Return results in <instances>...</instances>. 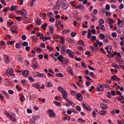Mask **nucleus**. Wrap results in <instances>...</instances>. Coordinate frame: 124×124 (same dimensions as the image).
I'll return each instance as SVG.
<instances>
[{"mask_svg": "<svg viewBox=\"0 0 124 124\" xmlns=\"http://www.w3.org/2000/svg\"><path fill=\"white\" fill-rule=\"evenodd\" d=\"M21 83L23 84L24 86H26L27 85V81L25 79H22L21 80Z\"/></svg>", "mask_w": 124, "mask_h": 124, "instance_id": "obj_46", "label": "nucleus"}, {"mask_svg": "<svg viewBox=\"0 0 124 124\" xmlns=\"http://www.w3.org/2000/svg\"><path fill=\"white\" fill-rule=\"evenodd\" d=\"M21 39L22 40H26V39H27V36H26V35H22L21 36Z\"/></svg>", "mask_w": 124, "mask_h": 124, "instance_id": "obj_55", "label": "nucleus"}, {"mask_svg": "<svg viewBox=\"0 0 124 124\" xmlns=\"http://www.w3.org/2000/svg\"><path fill=\"white\" fill-rule=\"evenodd\" d=\"M106 22H107L108 25H112V24H114V23H116L115 20L110 18H108L107 19H106Z\"/></svg>", "mask_w": 124, "mask_h": 124, "instance_id": "obj_8", "label": "nucleus"}, {"mask_svg": "<svg viewBox=\"0 0 124 124\" xmlns=\"http://www.w3.org/2000/svg\"><path fill=\"white\" fill-rule=\"evenodd\" d=\"M106 50H112V46L110 45H108L107 47L105 48Z\"/></svg>", "mask_w": 124, "mask_h": 124, "instance_id": "obj_39", "label": "nucleus"}, {"mask_svg": "<svg viewBox=\"0 0 124 124\" xmlns=\"http://www.w3.org/2000/svg\"><path fill=\"white\" fill-rule=\"evenodd\" d=\"M39 77H40V78H46V76H45V74H40L39 75Z\"/></svg>", "mask_w": 124, "mask_h": 124, "instance_id": "obj_40", "label": "nucleus"}, {"mask_svg": "<svg viewBox=\"0 0 124 124\" xmlns=\"http://www.w3.org/2000/svg\"><path fill=\"white\" fill-rule=\"evenodd\" d=\"M34 50H35V51H37V52H39V53H40V52H41V49H40V48H39V47H35V48H34Z\"/></svg>", "mask_w": 124, "mask_h": 124, "instance_id": "obj_54", "label": "nucleus"}, {"mask_svg": "<svg viewBox=\"0 0 124 124\" xmlns=\"http://www.w3.org/2000/svg\"><path fill=\"white\" fill-rule=\"evenodd\" d=\"M106 15L108 16H111V13L109 12H106Z\"/></svg>", "mask_w": 124, "mask_h": 124, "instance_id": "obj_63", "label": "nucleus"}, {"mask_svg": "<svg viewBox=\"0 0 124 124\" xmlns=\"http://www.w3.org/2000/svg\"><path fill=\"white\" fill-rule=\"evenodd\" d=\"M97 92H103L104 91V89H101L99 87L96 88Z\"/></svg>", "mask_w": 124, "mask_h": 124, "instance_id": "obj_51", "label": "nucleus"}, {"mask_svg": "<svg viewBox=\"0 0 124 124\" xmlns=\"http://www.w3.org/2000/svg\"><path fill=\"white\" fill-rule=\"evenodd\" d=\"M22 45H23V46H24V47H27V46H28V45H29V43H28L27 42H24L22 43Z\"/></svg>", "mask_w": 124, "mask_h": 124, "instance_id": "obj_50", "label": "nucleus"}, {"mask_svg": "<svg viewBox=\"0 0 124 124\" xmlns=\"http://www.w3.org/2000/svg\"><path fill=\"white\" fill-rule=\"evenodd\" d=\"M49 22H51V23H54L55 22V18L54 17H50L49 19Z\"/></svg>", "mask_w": 124, "mask_h": 124, "instance_id": "obj_48", "label": "nucleus"}, {"mask_svg": "<svg viewBox=\"0 0 124 124\" xmlns=\"http://www.w3.org/2000/svg\"><path fill=\"white\" fill-rule=\"evenodd\" d=\"M100 29L104 31H105V27H104V25H103L100 24Z\"/></svg>", "mask_w": 124, "mask_h": 124, "instance_id": "obj_36", "label": "nucleus"}, {"mask_svg": "<svg viewBox=\"0 0 124 124\" xmlns=\"http://www.w3.org/2000/svg\"><path fill=\"white\" fill-rule=\"evenodd\" d=\"M10 62V59H9V57L7 55H5V62L6 63H8Z\"/></svg>", "mask_w": 124, "mask_h": 124, "instance_id": "obj_18", "label": "nucleus"}, {"mask_svg": "<svg viewBox=\"0 0 124 124\" xmlns=\"http://www.w3.org/2000/svg\"><path fill=\"white\" fill-rule=\"evenodd\" d=\"M29 79L30 81V82H34V79L32 78V77H29Z\"/></svg>", "mask_w": 124, "mask_h": 124, "instance_id": "obj_59", "label": "nucleus"}, {"mask_svg": "<svg viewBox=\"0 0 124 124\" xmlns=\"http://www.w3.org/2000/svg\"><path fill=\"white\" fill-rule=\"evenodd\" d=\"M98 22L100 25H103V24H104V20L103 19H99Z\"/></svg>", "mask_w": 124, "mask_h": 124, "instance_id": "obj_37", "label": "nucleus"}, {"mask_svg": "<svg viewBox=\"0 0 124 124\" xmlns=\"http://www.w3.org/2000/svg\"><path fill=\"white\" fill-rule=\"evenodd\" d=\"M64 40H65V39L63 38L62 37H60V42L62 43V44H64V43H65Z\"/></svg>", "mask_w": 124, "mask_h": 124, "instance_id": "obj_31", "label": "nucleus"}, {"mask_svg": "<svg viewBox=\"0 0 124 124\" xmlns=\"http://www.w3.org/2000/svg\"><path fill=\"white\" fill-rule=\"evenodd\" d=\"M76 95H77L76 97V99H77L78 100H79V101H81V100L78 98H80L81 96H82V94L80 93H78V94H77Z\"/></svg>", "mask_w": 124, "mask_h": 124, "instance_id": "obj_25", "label": "nucleus"}, {"mask_svg": "<svg viewBox=\"0 0 124 124\" xmlns=\"http://www.w3.org/2000/svg\"><path fill=\"white\" fill-rule=\"evenodd\" d=\"M15 42V41H9L7 43V45H13L14 44V43Z\"/></svg>", "mask_w": 124, "mask_h": 124, "instance_id": "obj_47", "label": "nucleus"}, {"mask_svg": "<svg viewBox=\"0 0 124 124\" xmlns=\"http://www.w3.org/2000/svg\"><path fill=\"white\" fill-rule=\"evenodd\" d=\"M22 31V29L19 27H17L16 25H14L12 27V31Z\"/></svg>", "mask_w": 124, "mask_h": 124, "instance_id": "obj_9", "label": "nucleus"}, {"mask_svg": "<svg viewBox=\"0 0 124 124\" xmlns=\"http://www.w3.org/2000/svg\"><path fill=\"white\" fill-rule=\"evenodd\" d=\"M106 10H107V11H109L110 10V5L107 4L105 6V9Z\"/></svg>", "mask_w": 124, "mask_h": 124, "instance_id": "obj_38", "label": "nucleus"}, {"mask_svg": "<svg viewBox=\"0 0 124 124\" xmlns=\"http://www.w3.org/2000/svg\"><path fill=\"white\" fill-rule=\"evenodd\" d=\"M71 35L72 37H75V36H76V32H72L71 33Z\"/></svg>", "mask_w": 124, "mask_h": 124, "instance_id": "obj_60", "label": "nucleus"}, {"mask_svg": "<svg viewBox=\"0 0 124 124\" xmlns=\"http://www.w3.org/2000/svg\"><path fill=\"white\" fill-rule=\"evenodd\" d=\"M31 29H33V25L32 24L29 25L27 28V31H31Z\"/></svg>", "mask_w": 124, "mask_h": 124, "instance_id": "obj_28", "label": "nucleus"}, {"mask_svg": "<svg viewBox=\"0 0 124 124\" xmlns=\"http://www.w3.org/2000/svg\"><path fill=\"white\" fill-rule=\"evenodd\" d=\"M66 53H67V54H69L71 58H74V56H75L74 53L73 52V51H71L70 49H67Z\"/></svg>", "mask_w": 124, "mask_h": 124, "instance_id": "obj_10", "label": "nucleus"}, {"mask_svg": "<svg viewBox=\"0 0 124 124\" xmlns=\"http://www.w3.org/2000/svg\"><path fill=\"white\" fill-rule=\"evenodd\" d=\"M16 60H18L20 62H23V57L21 55H17L16 57Z\"/></svg>", "mask_w": 124, "mask_h": 124, "instance_id": "obj_13", "label": "nucleus"}, {"mask_svg": "<svg viewBox=\"0 0 124 124\" xmlns=\"http://www.w3.org/2000/svg\"><path fill=\"white\" fill-rule=\"evenodd\" d=\"M60 7H61V0H59L56 2V5L54 7V9L60 10Z\"/></svg>", "mask_w": 124, "mask_h": 124, "instance_id": "obj_6", "label": "nucleus"}, {"mask_svg": "<svg viewBox=\"0 0 124 124\" xmlns=\"http://www.w3.org/2000/svg\"><path fill=\"white\" fill-rule=\"evenodd\" d=\"M2 93H3V94H4V95H5L6 98H8L9 97V95H8V93H7V92L5 91H2Z\"/></svg>", "mask_w": 124, "mask_h": 124, "instance_id": "obj_27", "label": "nucleus"}, {"mask_svg": "<svg viewBox=\"0 0 124 124\" xmlns=\"http://www.w3.org/2000/svg\"><path fill=\"white\" fill-rule=\"evenodd\" d=\"M78 122H81V123H85V122H86V121L84 120L82 118H78Z\"/></svg>", "mask_w": 124, "mask_h": 124, "instance_id": "obj_56", "label": "nucleus"}, {"mask_svg": "<svg viewBox=\"0 0 124 124\" xmlns=\"http://www.w3.org/2000/svg\"><path fill=\"white\" fill-rule=\"evenodd\" d=\"M42 24L41 19H37L36 21V25L37 26H40Z\"/></svg>", "mask_w": 124, "mask_h": 124, "instance_id": "obj_26", "label": "nucleus"}, {"mask_svg": "<svg viewBox=\"0 0 124 124\" xmlns=\"http://www.w3.org/2000/svg\"><path fill=\"white\" fill-rule=\"evenodd\" d=\"M31 67L34 69L38 68V62L36 61V58H33V60L31 62Z\"/></svg>", "mask_w": 124, "mask_h": 124, "instance_id": "obj_2", "label": "nucleus"}, {"mask_svg": "<svg viewBox=\"0 0 124 124\" xmlns=\"http://www.w3.org/2000/svg\"><path fill=\"white\" fill-rule=\"evenodd\" d=\"M82 105L83 106V108L84 109H86V110H87V111H91V107H90V106L85 104V103H82Z\"/></svg>", "mask_w": 124, "mask_h": 124, "instance_id": "obj_12", "label": "nucleus"}, {"mask_svg": "<svg viewBox=\"0 0 124 124\" xmlns=\"http://www.w3.org/2000/svg\"><path fill=\"white\" fill-rule=\"evenodd\" d=\"M13 24H14L13 21H11V22L9 21H7V24L9 26V27H11V26H12Z\"/></svg>", "mask_w": 124, "mask_h": 124, "instance_id": "obj_57", "label": "nucleus"}, {"mask_svg": "<svg viewBox=\"0 0 124 124\" xmlns=\"http://www.w3.org/2000/svg\"><path fill=\"white\" fill-rule=\"evenodd\" d=\"M54 104H55V105H56V106H60V107L62 106V103H59L57 101H54Z\"/></svg>", "mask_w": 124, "mask_h": 124, "instance_id": "obj_35", "label": "nucleus"}, {"mask_svg": "<svg viewBox=\"0 0 124 124\" xmlns=\"http://www.w3.org/2000/svg\"><path fill=\"white\" fill-rule=\"evenodd\" d=\"M77 9H85V6L82 4H79L78 6L76 7Z\"/></svg>", "mask_w": 124, "mask_h": 124, "instance_id": "obj_14", "label": "nucleus"}, {"mask_svg": "<svg viewBox=\"0 0 124 124\" xmlns=\"http://www.w3.org/2000/svg\"><path fill=\"white\" fill-rule=\"evenodd\" d=\"M100 12H101V13H106V10L105 8H103V9H100Z\"/></svg>", "mask_w": 124, "mask_h": 124, "instance_id": "obj_41", "label": "nucleus"}, {"mask_svg": "<svg viewBox=\"0 0 124 124\" xmlns=\"http://www.w3.org/2000/svg\"><path fill=\"white\" fill-rule=\"evenodd\" d=\"M77 20H78V21H81L82 20V16H78Z\"/></svg>", "mask_w": 124, "mask_h": 124, "instance_id": "obj_64", "label": "nucleus"}, {"mask_svg": "<svg viewBox=\"0 0 124 124\" xmlns=\"http://www.w3.org/2000/svg\"><path fill=\"white\" fill-rule=\"evenodd\" d=\"M46 113L48 114V115H49V117H50V118H54L56 116L55 111L52 109L47 110Z\"/></svg>", "mask_w": 124, "mask_h": 124, "instance_id": "obj_3", "label": "nucleus"}, {"mask_svg": "<svg viewBox=\"0 0 124 124\" xmlns=\"http://www.w3.org/2000/svg\"><path fill=\"white\" fill-rule=\"evenodd\" d=\"M116 78H118V77L116 75H114L113 77L111 78V80H113V81H115Z\"/></svg>", "mask_w": 124, "mask_h": 124, "instance_id": "obj_52", "label": "nucleus"}, {"mask_svg": "<svg viewBox=\"0 0 124 124\" xmlns=\"http://www.w3.org/2000/svg\"><path fill=\"white\" fill-rule=\"evenodd\" d=\"M100 106L102 110H107L108 109V106L105 104H100Z\"/></svg>", "mask_w": 124, "mask_h": 124, "instance_id": "obj_11", "label": "nucleus"}, {"mask_svg": "<svg viewBox=\"0 0 124 124\" xmlns=\"http://www.w3.org/2000/svg\"><path fill=\"white\" fill-rule=\"evenodd\" d=\"M67 71L70 73L72 75H73V71H72V68L70 67H69L67 68Z\"/></svg>", "mask_w": 124, "mask_h": 124, "instance_id": "obj_20", "label": "nucleus"}, {"mask_svg": "<svg viewBox=\"0 0 124 124\" xmlns=\"http://www.w3.org/2000/svg\"><path fill=\"white\" fill-rule=\"evenodd\" d=\"M40 39H42V40L44 42H45L47 40V37H40Z\"/></svg>", "mask_w": 124, "mask_h": 124, "instance_id": "obj_58", "label": "nucleus"}, {"mask_svg": "<svg viewBox=\"0 0 124 124\" xmlns=\"http://www.w3.org/2000/svg\"><path fill=\"white\" fill-rule=\"evenodd\" d=\"M60 2L61 3H62V4L61 5V6L63 8H64V9H67L68 7H69V5H68V4L65 3L66 2V0H61Z\"/></svg>", "mask_w": 124, "mask_h": 124, "instance_id": "obj_4", "label": "nucleus"}, {"mask_svg": "<svg viewBox=\"0 0 124 124\" xmlns=\"http://www.w3.org/2000/svg\"><path fill=\"white\" fill-rule=\"evenodd\" d=\"M58 60H59V62H63V56L62 55H59L58 58Z\"/></svg>", "mask_w": 124, "mask_h": 124, "instance_id": "obj_19", "label": "nucleus"}, {"mask_svg": "<svg viewBox=\"0 0 124 124\" xmlns=\"http://www.w3.org/2000/svg\"><path fill=\"white\" fill-rule=\"evenodd\" d=\"M76 108L78 111H79V112H81V107H80L79 106H77L76 107Z\"/></svg>", "mask_w": 124, "mask_h": 124, "instance_id": "obj_43", "label": "nucleus"}, {"mask_svg": "<svg viewBox=\"0 0 124 124\" xmlns=\"http://www.w3.org/2000/svg\"><path fill=\"white\" fill-rule=\"evenodd\" d=\"M66 41H67L68 43H69L70 44H74V40L69 38H67L66 40Z\"/></svg>", "mask_w": 124, "mask_h": 124, "instance_id": "obj_15", "label": "nucleus"}, {"mask_svg": "<svg viewBox=\"0 0 124 124\" xmlns=\"http://www.w3.org/2000/svg\"><path fill=\"white\" fill-rule=\"evenodd\" d=\"M53 15L54 14L52 12H49L47 13V16H48V17H53Z\"/></svg>", "mask_w": 124, "mask_h": 124, "instance_id": "obj_49", "label": "nucleus"}, {"mask_svg": "<svg viewBox=\"0 0 124 124\" xmlns=\"http://www.w3.org/2000/svg\"><path fill=\"white\" fill-rule=\"evenodd\" d=\"M32 119L34 121H37L38 119H40V115H38L37 116H33Z\"/></svg>", "mask_w": 124, "mask_h": 124, "instance_id": "obj_29", "label": "nucleus"}, {"mask_svg": "<svg viewBox=\"0 0 124 124\" xmlns=\"http://www.w3.org/2000/svg\"><path fill=\"white\" fill-rule=\"evenodd\" d=\"M29 71H27V70H25L22 72V75L24 77H28V76H29Z\"/></svg>", "mask_w": 124, "mask_h": 124, "instance_id": "obj_16", "label": "nucleus"}, {"mask_svg": "<svg viewBox=\"0 0 124 124\" xmlns=\"http://www.w3.org/2000/svg\"><path fill=\"white\" fill-rule=\"evenodd\" d=\"M112 37H117V33L116 32H113L111 34Z\"/></svg>", "mask_w": 124, "mask_h": 124, "instance_id": "obj_62", "label": "nucleus"}, {"mask_svg": "<svg viewBox=\"0 0 124 124\" xmlns=\"http://www.w3.org/2000/svg\"><path fill=\"white\" fill-rule=\"evenodd\" d=\"M10 119L12 122H17V119H16V115L14 113L11 114Z\"/></svg>", "mask_w": 124, "mask_h": 124, "instance_id": "obj_7", "label": "nucleus"}, {"mask_svg": "<svg viewBox=\"0 0 124 124\" xmlns=\"http://www.w3.org/2000/svg\"><path fill=\"white\" fill-rule=\"evenodd\" d=\"M16 9L17 7L15 6L14 5H12L10 10V11H14V10H15Z\"/></svg>", "mask_w": 124, "mask_h": 124, "instance_id": "obj_34", "label": "nucleus"}, {"mask_svg": "<svg viewBox=\"0 0 124 124\" xmlns=\"http://www.w3.org/2000/svg\"><path fill=\"white\" fill-rule=\"evenodd\" d=\"M78 44H80L82 45L83 46H85V45H84V42L83 41V40H80L78 42Z\"/></svg>", "mask_w": 124, "mask_h": 124, "instance_id": "obj_45", "label": "nucleus"}, {"mask_svg": "<svg viewBox=\"0 0 124 124\" xmlns=\"http://www.w3.org/2000/svg\"><path fill=\"white\" fill-rule=\"evenodd\" d=\"M70 93H71V95H73V96H76V95H77V93L76 92V91H75L72 90L70 91Z\"/></svg>", "mask_w": 124, "mask_h": 124, "instance_id": "obj_21", "label": "nucleus"}, {"mask_svg": "<svg viewBox=\"0 0 124 124\" xmlns=\"http://www.w3.org/2000/svg\"><path fill=\"white\" fill-rule=\"evenodd\" d=\"M40 74V73L38 72H34L33 73V75L34 77H39V75Z\"/></svg>", "mask_w": 124, "mask_h": 124, "instance_id": "obj_23", "label": "nucleus"}, {"mask_svg": "<svg viewBox=\"0 0 124 124\" xmlns=\"http://www.w3.org/2000/svg\"><path fill=\"white\" fill-rule=\"evenodd\" d=\"M47 26L48 25L47 24V23H45L44 24H43L42 25L41 28L44 31H46V28H47Z\"/></svg>", "mask_w": 124, "mask_h": 124, "instance_id": "obj_24", "label": "nucleus"}, {"mask_svg": "<svg viewBox=\"0 0 124 124\" xmlns=\"http://www.w3.org/2000/svg\"><path fill=\"white\" fill-rule=\"evenodd\" d=\"M56 77H63V75L62 73L56 74Z\"/></svg>", "mask_w": 124, "mask_h": 124, "instance_id": "obj_42", "label": "nucleus"}, {"mask_svg": "<svg viewBox=\"0 0 124 124\" xmlns=\"http://www.w3.org/2000/svg\"><path fill=\"white\" fill-rule=\"evenodd\" d=\"M6 73L7 75H9V76H11L13 75V69H12V68H9L7 69Z\"/></svg>", "mask_w": 124, "mask_h": 124, "instance_id": "obj_5", "label": "nucleus"}, {"mask_svg": "<svg viewBox=\"0 0 124 124\" xmlns=\"http://www.w3.org/2000/svg\"><path fill=\"white\" fill-rule=\"evenodd\" d=\"M62 25V22L61 21H58L55 24V27L56 28H59V26Z\"/></svg>", "mask_w": 124, "mask_h": 124, "instance_id": "obj_33", "label": "nucleus"}, {"mask_svg": "<svg viewBox=\"0 0 124 124\" xmlns=\"http://www.w3.org/2000/svg\"><path fill=\"white\" fill-rule=\"evenodd\" d=\"M57 89L58 90V91H59V92H62L63 99H66V98H67V92H66V90L62 88V87H59L57 88Z\"/></svg>", "mask_w": 124, "mask_h": 124, "instance_id": "obj_1", "label": "nucleus"}, {"mask_svg": "<svg viewBox=\"0 0 124 124\" xmlns=\"http://www.w3.org/2000/svg\"><path fill=\"white\" fill-rule=\"evenodd\" d=\"M99 37L101 38V39H104V38H105V36L104 34L101 33L99 35Z\"/></svg>", "mask_w": 124, "mask_h": 124, "instance_id": "obj_44", "label": "nucleus"}, {"mask_svg": "<svg viewBox=\"0 0 124 124\" xmlns=\"http://www.w3.org/2000/svg\"><path fill=\"white\" fill-rule=\"evenodd\" d=\"M8 10H9V8L8 7H6V9H4L3 10V12L4 13H5L6 12H7V11H8Z\"/></svg>", "mask_w": 124, "mask_h": 124, "instance_id": "obj_61", "label": "nucleus"}, {"mask_svg": "<svg viewBox=\"0 0 124 124\" xmlns=\"http://www.w3.org/2000/svg\"><path fill=\"white\" fill-rule=\"evenodd\" d=\"M99 114L102 116H105L107 114V111L106 110H101L99 112Z\"/></svg>", "mask_w": 124, "mask_h": 124, "instance_id": "obj_17", "label": "nucleus"}, {"mask_svg": "<svg viewBox=\"0 0 124 124\" xmlns=\"http://www.w3.org/2000/svg\"><path fill=\"white\" fill-rule=\"evenodd\" d=\"M92 114V116L93 117V118H96V112L93 111Z\"/></svg>", "mask_w": 124, "mask_h": 124, "instance_id": "obj_53", "label": "nucleus"}, {"mask_svg": "<svg viewBox=\"0 0 124 124\" xmlns=\"http://www.w3.org/2000/svg\"><path fill=\"white\" fill-rule=\"evenodd\" d=\"M46 87H48L49 88L52 87L53 86V82H47L46 84Z\"/></svg>", "mask_w": 124, "mask_h": 124, "instance_id": "obj_22", "label": "nucleus"}, {"mask_svg": "<svg viewBox=\"0 0 124 124\" xmlns=\"http://www.w3.org/2000/svg\"><path fill=\"white\" fill-rule=\"evenodd\" d=\"M112 65L113 67L120 69V67H119V65H118V64H116L115 63H112Z\"/></svg>", "mask_w": 124, "mask_h": 124, "instance_id": "obj_32", "label": "nucleus"}, {"mask_svg": "<svg viewBox=\"0 0 124 124\" xmlns=\"http://www.w3.org/2000/svg\"><path fill=\"white\" fill-rule=\"evenodd\" d=\"M32 87H33V88H37L38 89L39 88H40V85H39V84L38 83H35L32 85Z\"/></svg>", "mask_w": 124, "mask_h": 124, "instance_id": "obj_30", "label": "nucleus"}]
</instances>
